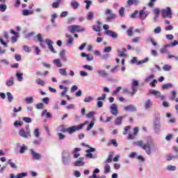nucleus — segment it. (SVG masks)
Masks as SVG:
<instances>
[{
  "mask_svg": "<svg viewBox=\"0 0 178 178\" xmlns=\"http://www.w3.org/2000/svg\"><path fill=\"white\" fill-rule=\"evenodd\" d=\"M94 120L91 121L90 123L88 125V127L86 128V131H90V130H91V129H92L94 127Z\"/></svg>",
  "mask_w": 178,
  "mask_h": 178,
  "instance_id": "obj_45",
  "label": "nucleus"
},
{
  "mask_svg": "<svg viewBox=\"0 0 178 178\" xmlns=\"http://www.w3.org/2000/svg\"><path fill=\"white\" fill-rule=\"evenodd\" d=\"M162 31V29L161 26H157L156 29H154V34H159Z\"/></svg>",
  "mask_w": 178,
  "mask_h": 178,
  "instance_id": "obj_54",
  "label": "nucleus"
},
{
  "mask_svg": "<svg viewBox=\"0 0 178 178\" xmlns=\"http://www.w3.org/2000/svg\"><path fill=\"white\" fill-rule=\"evenodd\" d=\"M33 136H35L36 138H38L40 137V129L38 128L35 129L33 131Z\"/></svg>",
  "mask_w": 178,
  "mask_h": 178,
  "instance_id": "obj_44",
  "label": "nucleus"
},
{
  "mask_svg": "<svg viewBox=\"0 0 178 178\" xmlns=\"http://www.w3.org/2000/svg\"><path fill=\"white\" fill-rule=\"evenodd\" d=\"M59 131H61V133H66V131L67 132V129L65 128V127H63V125H61L59 129H58Z\"/></svg>",
  "mask_w": 178,
  "mask_h": 178,
  "instance_id": "obj_59",
  "label": "nucleus"
},
{
  "mask_svg": "<svg viewBox=\"0 0 178 178\" xmlns=\"http://www.w3.org/2000/svg\"><path fill=\"white\" fill-rule=\"evenodd\" d=\"M131 88H132L131 95H136V92H137V90H138V88H137V86H134L133 85L131 86Z\"/></svg>",
  "mask_w": 178,
  "mask_h": 178,
  "instance_id": "obj_56",
  "label": "nucleus"
},
{
  "mask_svg": "<svg viewBox=\"0 0 178 178\" xmlns=\"http://www.w3.org/2000/svg\"><path fill=\"white\" fill-rule=\"evenodd\" d=\"M79 130H81V128H80V125L72 126L67 129V133H69V134H73L74 131H78Z\"/></svg>",
  "mask_w": 178,
  "mask_h": 178,
  "instance_id": "obj_12",
  "label": "nucleus"
},
{
  "mask_svg": "<svg viewBox=\"0 0 178 178\" xmlns=\"http://www.w3.org/2000/svg\"><path fill=\"white\" fill-rule=\"evenodd\" d=\"M53 63L56 65V66H57V67H62V62L60 61V59H54Z\"/></svg>",
  "mask_w": 178,
  "mask_h": 178,
  "instance_id": "obj_29",
  "label": "nucleus"
},
{
  "mask_svg": "<svg viewBox=\"0 0 178 178\" xmlns=\"http://www.w3.org/2000/svg\"><path fill=\"white\" fill-rule=\"evenodd\" d=\"M33 14H34V11L31 10L24 9L22 10V15L24 16H30V15H33Z\"/></svg>",
  "mask_w": 178,
  "mask_h": 178,
  "instance_id": "obj_26",
  "label": "nucleus"
},
{
  "mask_svg": "<svg viewBox=\"0 0 178 178\" xmlns=\"http://www.w3.org/2000/svg\"><path fill=\"white\" fill-rule=\"evenodd\" d=\"M106 34H107V35H110V37H111L112 38H118V37H119L116 32H113L111 30H107L106 31Z\"/></svg>",
  "mask_w": 178,
  "mask_h": 178,
  "instance_id": "obj_18",
  "label": "nucleus"
},
{
  "mask_svg": "<svg viewBox=\"0 0 178 178\" xmlns=\"http://www.w3.org/2000/svg\"><path fill=\"white\" fill-rule=\"evenodd\" d=\"M7 87H12L15 84V78L13 76L10 77L6 83Z\"/></svg>",
  "mask_w": 178,
  "mask_h": 178,
  "instance_id": "obj_23",
  "label": "nucleus"
},
{
  "mask_svg": "<svg viewBox=\"0 0 178 178\" xmlns=\"http://www.w3.org/2000/svg\"><path fill=\"white\" fill-rule=\"evenodd\" d=\"M97 73L99 76H101V77H108V73L104 70H97Z\"/></svg>",
  "mask_w": 178,
  "mask_h": 178,
  "instance_id": "obj_25",
  "label": "nucleus"
},
{
  "mask_svg": "<svg viewBox=\"0 0 178 178\" xmlns=\"http://www.w3.org/2000/svg\"><path fill=\"white\" fill-rule=\"evenodd\" d=\"M119 15L120 16H121L122 17H123V16H124V8L122 7L120 10H119Z\"/></svg>",
  "mask_w": 178,
  "mask_h": 178,
  "instance_id": "obj_60",
  "label": "nucleus"
},
{
  "mask_svg": "<svg viewBox=\"0 0 178 178\" xmlns=\"http://www.w3.org/2000/svg\"><path fill=\"white\" fill-rule=\"evenodd\" d=\"M170 88H173V83H165L161 86V90H169Z\"/></svg>",
  "mask_w": 178,
  "mask_h": 178,
  "instance_id": "obj_24",
  "label": "nucleus"
},
{
  "mask_svg": "<svg viewBox=\"0 0 178 178\" xmlns=\"http://www.w3.org/2000/svg\"><path fill=\"white\" fill-rule=\"evenodd\" d=\"M79 151H81L80 148L76 147L75 148L73 151H72V154L74 155V158L76 159L77 158H79L80 156V154H79L78 152H79Z\"/></svg>",
  "mask_w": 178,
  "mask_h": 178,
  "instance_id": "obj_27",
  "label": "nucleus"
},
{
  "mask_svg": "<svg viewBox=\"0 0 178 178\" xmlns=\"http://www.w3.org/2000/svg\"><path fill=\"white\" fill-rule=\"evenodd\" d=\"M127 5L129 6H131L132 5H136V6L141 3V1L140 0H128L127 1Z\"/></svg>",
  "mask_w": 178,
  "mask_h": 178,
  "instance_id": "obj_17",
  "label": "nucleus"
},
{
  "mask_svg": "<svg viewBox=\"0 0 178 178\" xmlns=\"http://www.w3.org/2000/svg\"><path fill=\"white\" fill-rule=\"evenodd\" d=\"M127 112H137V107L133 104L128 105L124 108Z\"/></svg>",
  "mask_w": 178,
  "mask_h": 178,
  "instance_id": "obj_14",
  "label": "nucleus"
},
{
  "mask_svg": "<svg viewBox=\"0 0 178 178\" xmlns=\"http://www.w3.org/2000/svg\"><path fill=\"white\" fill-rule=\"evenodd\" d=\"M152 106H154V102H152V100L151 99H148L145 102V103H144L145 109H146V110L151 109V108H152Z\"/></svg>",
  "mask_w": 178,
  "mask_h": 178,
  "instance_id": "obj_13",
  "label": "nucleus"
},
{
  "mask_svg": "<svg viewBox=\"0 0 178 178\" xmlns=\"http://www.w3.org/2000/svg\"><path fill=\"white\" fill-rule=\"evenodd\" d=\"M27 149V146L23 145V146H22L20 147L19 149V154H24V152Z\"/></svg>",
  "mask_w": 178,
  "mask_h": 178,
  "instance_id": "obj_51",
  "label": "nucleus"
},
{
  "mask_svg": "<svg viewBox=\"0 0 178 178\" xmlns=\"http://www.w3.org/2000/svg\"><path fill=\"white\" fill-rule=\"evenodd\" d=\"M111 113L114 115V116H118L119 115V110L118 109V105L113 104L110 106Z\"/></svg>",
  "mask_w": 178,
  "mask_h": 178,
  "instance_id": "obj_10",
  "label": "nucleus"
},
{
  "mask_svg": "<svg viewBox=\"0 0 178 178\" xmlns=\"http://www.w3.org/2000/svg\"><path fill=\"white\" fill-rule=\"evenodd\" d=\"M124 118V117L117 118L115 122V124H116L117 126H120V124H122V122L123 121Z\"/></svg>",
  "mask_w": 178,
  "mask_h": 178,
  "instance_id": "obj_30",
  "label": "nucleus"
},
{
  "mask_svg": "<svg viewBox=\"0 0 178 178\" xmlns=\"http://www.w3.org/2000/svg\"><path fill=\"white\" fill-rule=\"evenodd\" d=\"M154 79H155V75H154V74L148 75L145 79V83H149V81H152V80H154Z\"/></svg>",
  "mask_w": 178,
  "mask_h": 178,
  "instance_id": "obj_28",
  "label": "nucleus"
},
{
  "mask_svg": "<svg viewBox=\"0 0 178 178\" xmlns=\"http://www.w3.org/2000/svg\"><path fill=\"white\" fill-rule=\"evenodd\" d=\"M84 2H85V3H86V9H87V10H88V9H90V6H91V5H92V1H91L90 0H85Z\"/></svg>",
  "mask_w": 178,
  "mask_h": 178,
  "instance_id": "obj_40",
  "label": "nucleus"
},
{
  "mask_svg": "<svg viewBox=\"0 0 178 178\" xmlns=\"http://www.w3.org/2000/svg\"><path fill=\"white\" fill-rule=\"evenodd\" d=\"M25 102L28 104H33V102H34V98H33V97H26L25 98Z\"/></svg>",
  "mask_w": 178,
  "mask_h": 178,
  "instance_id": "obj_37",
  "label": "nucleus"
},
{
  "mask_svg": "<svg viewBox=\"0 0 178 178\" xmlns=\"http://www.w3.org/2000/svg\"><path fill=\"white\" fill-rule=\"evenodd\" d=\"M6 94L8 102H12V101H13V95H12L10 92H8Z\"/></svg>",
  "mask_w": 178,
  "mask_h": 178,
  "instance_id": "obj_43",
  "label": "nucleus"
},
{
  "mask_svg": "<svg viewBox=\"0 0 178 178\" xmlns=\"http://www.w3.org/2000/svg\"><path fill=\"white\" fill-rule=\"evenodd\" d=\"M86 158L93 159L97 158V154L92 155V153H88L86 154Z\"/></svg>",
  "mask_w": 178,
  "mask_h": 178,
  "instance_id": "obj_61",
  "label": "nucleus"
},
{
  "mask_svg": "<svg viewBox=\"0 0 178 178\" xmlns=\"http://www.w3.org/2000/svg\"><path fill=\"white\" fill-rule=\"evenodd\" d=\"M92 101H94V97L91 96L86 97L83 99L84 102H91Z\"/></svg>",
  "mask_w": 178,
  "mask_h": 178,
  "instance_id": "obj_48",
  "label": "nucleus"
},
{
  "mask_svg": "<svg viewBox=\"0 0 178 178\" xmlns=\"http://www.w3.org/2000/svg\"><path fill=\"white\" fill-rule=\"evenodd\" d=\"M130 129H131V127H130V126H127L124 127V131L123 132L124 136H126V134H127V133H128L129 130H130Z\"/></svg>",
  "mask_w": 178,
  "mask_h": 178,
  "instance_id": "obj_62",
  "label": "nucleus"
},
{
  "mask_svg": "<svg viewBox=\"0 0 178 178\" xmlns=\"http://www.w3.org/2000/svg\"><path fill=\"white\" fill-rule=\"evenodd\" d=\"M105 15H110V16L106 17V21L109 22L111 20H113V19L116 18V14L112 13V10L108 9L105 12Z\"/></svg>",
  "mask_w": 178,
  "mask_h": 178,
  "instance_id": "obj_9",
  "label": "nucleus"
},
{
  "mask_svg": "<svg viewBox=\"0 0 178 178\" xmlns=\"http://www.w3.org/2000/svg\"><path fill=\"white\" fill-rule=\"evenodd\" d=\"M111 51H112V47L108 46V47H106L104 49L103 52L105 54V53H107V52H111Z\"/></svg>",
  "mask_w": 178,
  "mask_h": 178,
  "instance_id": "obj_58",
  "label": "nucleus"
},
{
  "mask_svg": "<svg viewBox=\"0 0 178 178\" xmlns=\"http://www.w3.org/2000/svg\"><path fill=\"white\" fill-rule=\"evenodd\" d=\"M153 143L154 142L152 141V139L149 138L147 143H144V141L143 140H138L134 142V145H136V147H140V148H142V149H144V151H145L147 155L149 156L152 154V150H151V145H152Z\"/></svg>",
  "mask_w": 178,
  "mask_h": 178,
  "instance_id": "obj_1",
  "label": "nucleus"
},
{
  "mask_svg": "<svg viewBox=\"0 0 178 178\" xmlns=\"http://www.w3.org/2000/svg\"><path fill=\"white\" fill-rule=\"evenodd\" d=\"M62 161L64 165H69L70 162V153L69 150H64L62 152Z\"/></svg>",
  "mask_w": 178,
  "mask_h": 178,
  "instance_id": "obj_3",
  "label": "nucleus"
},
{
  "mask_svg": "<svg viewBox=\"0 0 178 178\" xmlns=\"http://www.w3.org/2000/svg\"><path fill=\"white\" fill-rule=\"evenodd\" d=\"M165 38H167V40H169L170 41H172V40H174L175 36H173V35L172 34H168L165 35Z\"/></svg>",
  "mask_w": 178,
  "mask_h": 178,
  "instance_id": "obj_64",
  "label": "nucleus"
},
{
  "mask_svg": "<svg viewBox=\"0 0 178 178\" xmlns=\"http://www.w3.org/2000/svg\"><path fill=\"white\" fill-rule=\"evenodd\" d=\"M160 52H161V54H169V50L167 49L166 47H165V46H163V48L160 49Z\"/></svg>",
  "mask_w": 178,
  "mask_h": 178,
  "instance_id": "obj_49",
  "label": "nucleus"
},
{
  "mask_svg": "<svg viewBox=\"0 0 178 178\" xmlns=\"http://www.w3.org/2000/svg\"><path fill=\"white\" fill-rule=\"evenodd\" d=\"M86 19L87 20L91 21L92 19H94V13L92 12H89L88 15H86Z\"/></svg>",
  "mask_w": 178,
  "mask_h": 178,
  "instance_id": "obj_33",
  "label": "nucleus"
},
{
  "mask_svg": "<svg viewBox=\"0 0 178 178\" xmlns=\"http://www.w3.org/2000/svg\"><path fill=\"white\" fill-rule=\"evenodd\" d=\"M66 50L63 49L60 52V58L61 60H63V62H67V58L66 57Z\"/></svg>",
  "mask_w": 178,
  "mask_h": 178,
  "instance_id": "obj_19",
  "label": "nucleus"
},
{
  "mask_svg": "<svg viewBox=\"0 0 178 178\" xmlns=\"http://www.w3.org/2000/svg\"><path fill=\"white\" fill-rule=\"evenodd\" d=\"M177 168L175 165H169L166 167V170L169 172H174V170H176Z\"/></svg>",
  "mask_w": 178,
  "mask_h": 178,
  "instance_id": "obj_38",
  "label": "nucleus"
},
{
  "mask_svg": "<svg viewBox=\"0 0 178 178\" xmlns=\"http://www.w3.org/2000/svg\"><path fill=\"white\" fill-rule=\"evenodd\" d=\"M65 37H66V38H68V40L66 42L67 47H69L70 45H72V44H73V41L74 40L73 38V37H72V35H70L69 34H66Z\"/></svg>",
  "mask_w": 178,
  "mask_h": 178,
  "instance_id": "obj_21",
  "label": "nucleus"
},
{
  "mask_svg": "<svg viewBox=\"0 0 178 178\" xmlns=\"http://www.w3.org/2000/svg\"><path fill=\"white\" fill-rule=\"evenodd\" d=\"M148 60H149V58L146 57L144 60H141L138 61L136 63V65H143V63H147V62H148Z\"/></svg>",
  "mask_w": 178,
  "mask_h": 178,
  "instance_id": "obj_41",
  "label": "nucleus"
},
{
  "mask_svg": "<svg viewBox=\"0 0 178 178\" xmlns=\"http://www.w3.org/2000/svg\"><path fill=\"white\" fill-rule=\"evenodd\" d=\"M127 35H129V37H131L133 35V27H130L127 31Z\"/></svg>",
  "mask_w": 178,
  "mask_h": 178,
  "instance_id": "obj_57",
  "label": "nucleus"
},
{
  "mask_svg": "<svg viewBox=\"0 0 178 178\" xmlns=\"http://www.w3.org/2000/svg\"><path fill=\"white\" fill-rule=\"evenodd\" d=\"M153 124H154V129L156 133H159V131H161V122H153Z\"/></svg>",
  "mask_w": 178,
  "mask_h": 178,
  "instance_id": "obj_22",
  "label": "nucleus"
},
{
  "mask_svg": "<svg viewBox=\"0 0 178 178\" xmlns=\"http://www.w3.org/2000/svg\"><path fill=\"white\" fill-rule=\"evenodd\" d=\"M70 6L72 7L73 9L76 10L80 7V3L76 0H72L71 1Z\"/></svg>",
  "mask_w": 178,
  "mask_h": 178,
  "instance_id": "obj_20",
  "label": "nucleus"
},
{
  "mask_svg": "<svg viewBox=\"0 0 178 178\" xmlns=\"http://www.w3.org/2000/svg\"><path fill=\"white\" fill-rule=\"evenodd\" d=\"M68 31L74 34V33H81L83 31H86V29L83 28L80 25H71L68 26Z\"/></svg>",
  "mask_w": 178,
  "mask_h": 178,
  "instance_id": "obj_2",
  "label": "nucleus"
},
{
  "mask_svg": "<svg viewBox=\"0 0 178 178\" xmlns=\"http://www.w3.org/2000/svg\"><path fill=\"white\" fill-rule=\"evenodd\" d=\"M106 98V94H103L101 97L97 98V101H105Z\"/></svg>",
  "mask_w": 178,
  "mask_h": 178,
  "instance_id": "obj_55",
  "label": "nucleus"
},
{
  "mask_svg": "<svg viewBox=\"0 0 178 178\" xmlns=\"http://www.w3.org/2000/svg\"><path fill=\"white\" fill-rule=\"evenodd\" d=\"M67 69L66 68H60L58 70V72L60 73V74H61V76H67V72L66 71Z\"/></svg>",
  "mask_w": 178,
  "mask_h": 178,
  "instance_id": "obj_32",
  "label": "nucleus"
},
{
  "mask_svg": "<svg viewBox=\"0 0 178 178\" xmlns=\"http://www.w3.org/2000/svg\"><path fill=\"white\" fill-rule=\"evenodd\" d=\"M104 173H111V165L109 164L104 165Z\"/></svg>",
  "mask_w": 178,
  "mask_h": 178,
  "instance_id": "obj_42",
  "label": "nucleus"
},
{
  "mask_svg": "<svg viewBox=\"0 0 178 178\" xmlns=\"http://www.w3.org/2000/svg\"><path fill=\"white\" fill-rule=\"evenodd\" d=\"M163 70H164V72H170V70H172V66L165 64L163 65Z\"/></svg>",
  "mask_w": 178,
  "mask_h": 178,
  "instance_id": "obj_36",
  "label": "nucleus"
},
{
  "mask_svg": "<svg viewBox=\"0 0 178 178\" xmlns=\"http://www.w3.org/2000/svg\"><path fill=\"white\" fill-rule=\"evenodd\" d=\"M177 158H178V155L170 154L167 156V161H172V159H176Z\"/></svg>",
  "mask_w": 178,
  "mask_h": 178,
  "instance_id": "obj_47",
  "label": "nucleus"
},
{
  "mask_svg": "<svg viewBox=\"0 0 178 178\" xmlns=\"http://www.w3.org/2000/svg\"><path fill=\"white\" fill-rule=\"evenodd\" d=\"M84 158L79 157L77 161H74V165L75 166H84L86 162L83 161Z\"/></svg>",
  "mask_w": 178,
  "mask_h": 178,
  "instance_id": "obj_15",
  "label": "nucleus"
},
{
  "mask_svg": "<svg viewBox=\"0 0 178 178\" xmlns=\"http://www.w3.org/2000/svg\"><path fill=\"white\" fill-rule=\"evenodd\" d=\"M111 144L114 145V147H118V142L116 141L115 139H111L110 143H108V145H111Z\"/></svg>",
  "mask_w": 178,
  "mask_h": 178,
  "instance_id": "obj_52",
  "label": "nucleus"
},
{
  "mask_svg": "<svg viewBox=\"0 0 178 178\" xmlns=\"http://www.w3.org/2000/svg\"><path fill=\"white\" fill-rule=\"evenodd\" d=\"M113 160V154H112V153H109L108 157V159H106V161H105V163H111Z\"/></svg>",
  "mask_w": 178,
  "mask_h": 178,
  "instance_id": "obj_35",
  "label": "nucleus"
},
{
  "mask_svg": "<svg viewBox=\"0 0 178 178\" xmlns=\"http://www.w3.org/2000/svg\"><path fill=\"white\" fill-rule=\"evenodd\" d=\"M8 165H10L12 169H17V165L16 163L12 162V159H9L8 161Z\"/></svg>",
  "mask_w": 178,
  "mask_h": 178,
  "instance_id": "obj_34",
  "label": "nucleus"
},
{
  "mask_svg": "<svg viewBox=\"0 0 178 178\" xmlns=\"http://www.w3.org/2000/svg\"><path fill=\"white\" fill-rule=\"evenodd\" d=\"M29 151L33 159H35V161H39V159H41V158H42V156H41L39 153L35 152L34 149H30Z\"/></svg>",
  "mask_w": 178,
  "mask_h": 178,
  "instance_id": "obj_6",
  "label": "nucleus"
},
{
  "mask_svg": "<svg viewBox=\"0 0 178 178\" xmlns=\"http://www.w3.org/2000/svg\"><path fill=\"white\" fill-rule=\"evenodd\" d=\"M45 42L49 49H50L51 52H52L53 54H56V51L55 50V49L54 48V46L52 45V44H54V42L51 40L49 38H47L45 40Z\"/></svg>",
  "mask_w": 178,
  "mask_h": 178,
  "instance_id": "obj_7",
  "label": "nucleus"
},
{
  "mask_svg": "<svg viewBox=\"0 0 178 178\" xmlns=\"http://www.w3.org/2000/svg\"><path fill=\"white\" fill-rule=\"evenodd\" d=\"M172 15L173 13H172V9L170 7H167L161 10V16L163 17V19H166V17L172 19Z\"/></svg>",
  "mask_w": 178,
  "mask_h": 178,
  "instance_id": "obj_4",
  "label": "nucleus"
},
{
  "mask_svg": "<svg viewBox=\"0 0 178 178\" xmlns=\"http://www.w3.org/2000/svg\"><path fill=\"white\" fill-rule=\"evenodd\" d=\"M177 95V91H176V90H172V91L171 92V95H170V99L171 101H175V99H176Z\"/></svg>",
  "mask_w": 178,
  "mask_h": 178,
  "instance_id": "obj_31",
  "label": "nucleus"
},
{
  "mask_svg": "<svg viewBox=\"0 0 178 178\" xmlns=\"http://www.w3.org/2000/svg\"><path fill=\"white\" fill-rule=\"evenodd\" d=\"M83 68L86 69V70H88L89 72H92V70H94L92 66L88 65H83Z\"/></svg>",
  "mask_w": 178,
  "mask_h": 178,
  "instance_id": "obj_46",
  "label": "nucleus"
},
{
  "mask_svg": "<svg viewBox=\"0 0 178 178\" xmlns=\"http://www.w3.org/2000/svg\"><path fill=\"white\" fill-rule=\"evenodd\" d=\"M16 76L17 77L18 81H23V73H17Z\"/></svg>",
  "mask_w": 178,
  "mask_h": 178,
  "instance_id": "obj_50",
  "label": "nucleus"
},
{
  "mask_svg": "<svg viewBox=\"0 0 178 178\" xmlns=\"http://www.w3.org/2000/svg\"><path fill=\"white\" fill-rule=\"evenodd\" d=\"M154 2H156V0H150V2L148 3L147 6L149 8H154Z\"/></svg>",
  "mask_w": 178,
  "mask_h": 178,
  "instance_id": "obj_63",
  "label": "nucleus"
},
{
  "mask_svg": "<svg viewBox=\"0 0 178 178\" xmlns=\"http://www.w3.org/2000/svg\"><path fill=\"white\" fill-rule=\"evenodd\" d=\"M8 6H6V4H0V10L1 12H5V10H6Z\"/></svg>",
  "mask_w": 178,
  "mask_h": 178,
  "instance_id": "obj_53",
  "label": "nucleus"
},
{
  "mask_svg": "<svg viewBox=\"0 0 178 178\" xmlns=\"http://www.w3.org/2000/svg\"><path fill=\"white\" fill-rule=\"evenodd\" d=\"M37 38L39 42H40V47L42 48H46L47 46L45 45V41H44V38H42V35H41V33H38L37 35Z\"/></svg>",
  "mask_w": 178,
  "mask_h": 178,
  "instance_id": "obj_16",
  "label": "nucleus"
},
{
  "mask_svg": "<svg viewBox=\"0 0 178 178\" xmlns=\"http://www.w3.org/2000/svg\"><path fill=\"white\" fill-rule=\"evenodd\" d=\"M35 83H38V86H45V82L40 78H38V79H36Z\"/></svg>",
  "mask_w": 178,
  "mask_h": 178,
  "instance_id": "obj_39",
  "label": "nucleus"
},
{
  "mask_svg": "<svg viewBox=\"0 0 178 178\" xmlns=\"http://www.w3.org/2000/svg\"><path fill=\"white\" fill-rule=\"evenodd\" d=\"M138 15H139V18L140 19V20H142V22H144V20H145V19H147V17L148 16V15H149V12L144 10H140L138 12Z\"/></svg>",
  "mask_w": 178,
  "mask_h": 178,
  "instance_id": "obj_8",
  "label": "nucleus"
},
{
  "mask_svg": "<svg viewBox=\"0 0 178 178\" xmlns=\"http://www.w3.org/2000/svg\"><path fill=\"white\" fill-rule=\"evenodd\" d=\"M19 134L21 137H23V138H29V137H31V133L24 131L23 129L19 130Z\"/></svg>",
  "mask_w": 178,
  "mask_h": 178,
  "instance_id": "obj_11",
  "label": "nucleus"
},
{
  "mask_svg": "<svg viewBox=\"0 0 178 178\" xmlns=\"http://www.w3.org/2000/svg\"><path fill=\"white\" fill-rule=\"evenodd\" d=\"M149 94H152V95H154L156 98H159L161 101H163L165 99V95H163L161 94V92L151 89L149 90Z\"/></svg>",
  "mask_w": 178,
  "mask_h": 178,
  "instance_id": "obj_5",
  "label": "nucleus"
}]
</instances>
